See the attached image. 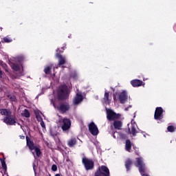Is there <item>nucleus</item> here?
<instances>
[{
  "label": "nucleus",
  "mask_w": 176,
  "mask_h": 176,
  "mask_svg": "<svg viewBox=\"0 0 176 176\" xmlns=\"http://www.w3.org/2000/svg\"><path fill=\"white\" fill-rule=\"evenodd\" d=\"M95 176H110L109 168L104 165L99 166L95 173Z\"/></svg>",
  "instance_id": "423d86ee"
},
{
  "label": "nucleus",
  "mask_w": 176,
  "mask_h": 176,
  "mask_svg": "<svg viewBox=\"0 0 176 176\" xmlns=\"http://www.w3.org/2000/svg\"><path fill=\"white\" fill-rule=\"evenodd\" d=\"M129 131H130V129H129Z\"/></svg>",
  "instance_id": "a18cd8bd"
},
{
  "label": "nucleus",
  "mask_w": 176,
  "mask_h": 176,
  "mask_svg": "<svg viewBox=\"0 0 176 176\" xmlns=\"http://www.w3.org/2000/svg\"><path fill=\"white\" fill-rule=\"evenodd\" d=\"M107 120H115L116 119H120L122 115L116 113L111 109H106Z\"/></svg>",
  "instance_id": "0eeeda50"
},
{
  "label": "nucleus",
  "mask_w": 176,
  "mask_h": 176,
  "mask_svg": "<svg viewBox=\"0 0 176 176\" xmlns=\"http://www.w3.org/2000/svg\"><path fill=\"white\" fill-rule=\"evenodd\" d=\"M69 89H68V86L63 85H60L58 90V100L59 101H65V100H68L69 97Z\"/></svg>",
  "instance_id": "f03ea898"
},
{
  "label": "nucleus",
  "mask_w": 176,
  "mask_h": 176,
  "mask_svg": "<svg viewBox=\"0 0 176 176\" xmlns=\"http://www.w3.org/2000/svg\"><path fill=\"white\" fill-rule=\"evenodd\" d=\"M12 79H19L20 78V75H16V74H12L11 75Z\"/></svg>",
  "instance_id": "473e14b6"
},
{
  "label": "nucleus",
  "mask_w": 176,
  "mask_h": 176,
  "mask_svg": "<svg viewBox=\"0 0 176 176\" xmlns=\"http://www.w3.org/2000/svg\"><path fill=\"white\" fill-rule=\"evenodd\" d=\"M103 100L105 104H111V100L109 99V92H104Z\"/></svg>",
  "instance_id": "6ab92c4d"
},
{
  "label": "nucleus",
  "mask_w": 176,
  "mask_h": 176,
  "mask_svg": "<svg viewBox=\"0 0 176 176\" xmlns=\"http://www.w3.org/2000/svg\"><path fill=\"white\" fill-rule=\"evenodd\" d=\"M56 142H58V144H60V142H61V141L60 140V138H58V141H56Z\"/></svg>",
  "instance_id": "58836bf2"
},
{
  "label": "nucleus",
  "mask_w": 176,
  "mask_h": 176,
  "mask_svg": "<svg viewBox=\"0 0 176 176\" xmlns=\"http://www.w3.org/2000/svg\"><path fill=\"white\" fill-rule=\"evenodd\" d=\"M44 72L45 75H50V72H52V66H46L44 69Z\"/></svg>",
  "instance_id": "5701e85b"
},
{
  "label": "nucleus",
  "mask_w": 176,
  "mask_h": 176,
  "mask_svg": "<svg viewBox=\"0 0 176 176\" xmlns=\"http://www.w3.org/2000/svg\"><path fill=\"white\" fill-rule=\"evenodd\" d=\"M83 101V96H82L81 94L78 93L74 98V103L75 105H78V104H80Z\"/></svg>",
  "instance_id": "2eb2a0df"
},
{
  "label": "nucleus",
  "mask_w": 176,
  "mask_h": 176,
  "mask_svg": "<svg viewBox=\"0 0 176 176\" xmlns=\"http://www.w3.org/2000/svg\"><path fill=\"white\" fill-rule=\"evenodd\" d=\"M129 96L127 95V91H123L121 92L118 96V100L120 104H124L127 101Z\"/></svg>",
  "instance_id": "9b49d317"
},
{
  "label": "nucleus",
  "mask_w": 176,
  "mask_h": 176,
  "mask_svg": "<svg viewBox=\"0 0 176 176\" xmlns=\"http://www.w3.org/2000/svg\"><path fill=\"white\" fill-rule=\"evenodd\" d=\"M51 135H52V137H54L55 135H56V134L51 133Z\"/></svg>",
  "instance_id": "a19ab883"
},
{
  "label": "nucleus",
  "mask_w": 176,
  "mask_h": 176,
  "mask_svg": "<svg viewBox=\"0 0 176 176\" xmlns=\"http://www.w3.org/2000/svg\"><path fill=\"white\" fill-rule=\"evenodd\" d=\"M52 171H56L57 170V165L53 164L52 166Z\"/></svg>",
  "instance_id": "72a5a7b5"
},
{
  "label": "nucleus",
  "mask_w": 176,
  "mask_h": 176,
  "mask_svg": "<svg viewBox=\"0 0 176 176\" xmlns=\"http://www.w3.org/2000/svg\"><path fill=\"white\" fill-rule=\"evenodd\" d=\"M142 80H138V79H134L131 80V85L133 86V87H140V86H142Z\"/></svg>",
  "instance_id": "ddd939ff"
},
{
  "label": "nucleus",
  "mask_w": 176,
  "mask_h": 176,
  "mask_svg": "<svg viewBox=\"0 0 176 176\" xmlns=\"http://www.w3.org/2000/svg\"><path fill=\"white\" fill-rule=\"evenodd\" d=\"M11 68L13 71H15V72H18V71H20V65L17 63H12L11 65Z\"/></svg>",
  "instance_id": "aec40b11"
},
{
  "label": "nucleus",
  "mask_w": 176,
  "mask_h": 176,
  "mask_svg": "<svg viewBox=\"0 0 176 176\" xmlns=\"http://www.w3.org/2000/svg\"><path fill=\"white\" fill-rule=\"evenodd\" d=\"M54 108L57 109L60 113L64 115L71 111V104L68 102H60L58 105H56V103H53Z\"/></svg>",
  "instance_id": "7ed1b4c3"
},
{
  "label": "nucleus",
  "mask_w": 176,
  "mask_h": 176,
  "mask_svg": "<svg viewBox=\"0 0 176 176\" xmlns=\"http://www.w3.org/2000/svg\"><path fill=\"white\" fill-rule=\"evenodd\" d=\"M55 176H61V175H60V173H57V174H56Z\"/></svg>",
  "instance_id": "79ce46f5"
},
{
  "label": "nucleus",
  "mask_w": 176,
  "mask_h": 176,
  "mask_svg": "<svg viewBox=\"0 0 176 176\" xmlns=\"http://www.w3.org/2000/svg\"><path fill=\"white\" fill-rule=\"evenodd\" d=\"M2 75H3V72L0 70V78H2Z\"/></svg>",
  "instance_id": "c9c22d12"
},
{
  "label": "nucleus",
  "mask_w": 176,
  "mask_h": 176,
  "mask_svg": "<svg viewBox=\"0 0 176 176\" xmlns=\"http://www.w3.org/2000/svg\"><path fill=\"white\" fill-rule=\"evenodd\" d=\"M128 108H131V105H129V106L128 107Z\"/></svg>",
  "instance_id": "c03bdc74"
},
{
  "label": "nucleus",
  "mask_w": 176,
  "mask_h": 176,
  "mask_svg": "<svg viewBox=\"0 0 176 176\" xmlns=\"http://www.w3.org/2000/svg\"><path fill=\"white\" fill-rule=\"evenodd\" d=\"M34 151L36 152V155L37 156V157H40L41 155H42V152L41 151V148H39V147H35Z\"/></svg>",
  "instance_id": "393cba45"
},
{
  "label": "nucleus",
  "mask_w": 176,
  "mask_h": 176,
  "mask_svg": "<svg viewBox=\"0 0 176 176\" xmlns=\"http://www.w3.org/2000/svg\"><path fill=\"white\" fill-rule=\"evenodd\" d=\"M113 100L115 101V100H116V96L113 95Z\"/></svg>",
  "instance_id": "ea45409f"
},
{
  "label": "nucleus",
  "mask_w": 176,
  "mask_h": 176,
  "mask_svg": "<svg viewBox=\"0 0 176 176\" xmlns=\"http://www.w3.org/2000/svg\"><path fill=\"white\" fill-rule=\"evenodd\" d=\"M0 113L3 116H5L3 119V122L7 124V126H16L17 118L12 114L10 109H0Z\"/></svg>",
  "instance_id": "f257e3e1"
},
{
  "label": "nucleus",
  "mask_w": 176,
  "mask_h": 176,
  "mask_svg": "<svg viewBox=\"0 0 176 176\" xmlns=\"http://www.w3.org/2000/svg\"><path fill=\"white\" fill-rule=\"evenodd\" d=\"M115 133H117V132H113L112 133V136L113 137V138H116V136L115 135Z\"/></svg>",
  "instance_id": "e433bc0d"
},
{
  "label": "nucleus",
  "mask_w": 176,
  "mask_h": 176,
  "mask_svg": "<svg viewBox=\"0 0 176 176\" xmlns=\"http://www.w3.org/2000/svg\"><path fill=\"white\" fill-rule=\"evenodd\" d=\"M61 49H62V51L61 50H60V48H58L56 50V57L58 58V67H62V68H65V66H64V64L67 63V60L65 59V56H63V55H61V53L64 52V47H61Z\"/></svg>",
  "instance_id": "20e7f679"
},
{
  "label": "nucleus",
  "mask_w": 176,
  "mask_h": 176,
  "mask_svg": "<svg viewBox=\"0 0 176 176\" xmlns=\"http://www.w3.org/2000/svg\"><path fill=\"white\" fill-rule=\"evenodd\" d=\"M1 166H2L4 170H7L8 166H6V162H5V160L1 159Z\"/></svg>",
  "instance_id": "c85d7f7f"
},
{
  "label": "nucleus",
  "mask_w": 176,
  "mask_h": 176,
  "mask_svg": "<svg viewBox=\"0 0 176 176\" xmlns=\"http://www.w3.org/2000/svg\"><path fill=\"white\" fill-rule=\"evenodd\" d=\"M125 111H129V107H126Z\"/></svg>",
  "instance_id": "37998d69"
},
{
  "label": "nucleus",
  "mask_w": 176,
  "mask_h": 176,
  "mask_svg": "<svg viewBox=\"0 0 176 176\" xmlns=\"http://www.w3.org/2000/svg\"><path fill=\"white\" fill-rule=\"evenodd\" d=\"M131 133L132 134V135H133V137H135V135H137V133H138V131H137V129L135 128V126L133 125L131 128Z\"/></svg>",
  "instance_id": "b1692460"
},
{
  "label": "nucleus",
  "mask_w": 176,
  "mask_h": 176,
  "mask_svg": "<svg viewBox=\"0 0 176 176\" xmlns=\"http://www.w3.org/2000/svg\"><path fill=\"white\" fill-rule=\"evenodd\" d=\"M89 131L92 135H98V128L93 122L89 124Z\"/></svg>",
  "instance_id": "9d476101"
},
{
  "label": "nucleus",
  "mask_w": 176,
  "mask_h": 176,
  "mask_svg": "<svg viewBox=\"0 0 176 176\" xmlns=\"http://www.w3.org/2000/svg\"><path fill=\"white\" fill-rule=\"evenodd\" d=\"M77 142L76 138H72L67 141V146L69 148H74Z\"/></svg>",
  "instance_id": "dca6fc26"
},
{
  "label": "nucleus",
  "mask_w": 176,
  "mask_h": 176,
  "mask_svg": "<svg viewBox=\"0 0 176 176\" xmlns=\"http://www.w3.org/2000/svg\"><path fill=\"white\" fill-rule=\"evenodd\" d=\"M21 116L24 118H30V116H31V113L28 109H25L23 113H21Z\"/></svg>",
  "instance_id": "4be33fe9"
},
{
  "label": "nucleus",
  "mask_w": 176,
  "mask_h": 176,
  "mask_svg": "<svg viewBox=\"0 0 176 176\" xmlns=\"http://www.w3.org/2000/svg\"><path fill=\"white\" fill-rule=\"evenodd\" d=\"M0 65L1 67H2L3 68H8V65L6 63H5L3 61L0 60Z\"/></svg>",
  "instance_id": "7c9ffc66"
},
{
  "label": "nucleus",
  "mask_w": 176,
  "mask_h": 176,
  "mask_svg": "<svg viewBox=\"0 0 176 176\" xmlns=\"http://www.w3.org/2000/svg\"><path fill=\"white\" fill-rule=\"evenodd\" d=\"M132 165H133V160L131 159H128L126 160L125 168H126V171H129Z\"/></svg>",
  "instance_id": "a211bd4d"
},
{
  "label": "nucleus",
  "mask_w": 176,
  "mask_h": 176,
  "mask_svg": "<svg viewBox=\"0 0 176 176\" xmlns=\"http://www.w3.org/2000/svg\"><path fill=\"white\" fill-rule=\"evenodd\" d=\"M82 163L87 171L94 168V162L91 159L84 157L82 158Z\"/></svg>",
  "instance_id": "39448f33"
},
{
  "label": "nucleus",
  "mask_w": 176,
  "mask_h": 176,
  "mask_svg": "<svg viewBox=\"0 0 176 176\" xmlns=\"http://www.w3.org/2000/svg\"><path fill=\"white\" fill-rule=\"evenodd\" d=\"M113 126L116 130H122V127H123V122L120 120H114Z\"/></svg>",
  "instance_id": "4468645a"
},
{
  "label": "nucleus",
  "mask_w": 176,
  "mask_h": 176,
  "mask_svg": "<svg viewBox=\"0 0 176 176\" xmlns=\"http://www.w3.org/2000/svg\"><path fill=\"white\" fill-rule=\"evenodd\" d=\"M1 42L2 43H10V42H13V39L9 37V36H7L3 38V41H1Z\"/></svg>",
  "instance_id": "412c9836"
},
{
  "label": "nucleus",
  "mask_w": 176,
  "mask_h": 176,
  "mask_svg": "<svg viewBox=\"0 0 176 176\" xmlns=\"http://www.w3.org/2000/svg\"><path fill=\"white\" fill-rule=\"evenodd\" d=\"M63 125L61 129L63 133H69V129H71V120L69 118H64L63 119Z\"/></svg>",
  "instance_id": "6e6552de"
},
{
  "label": "nucleus",
  "mask_w": 176,
  "mask_h": 176,
  "mask_svg": "<svg viewBox=\"0 0 176 176\" xmlns=\"http://www.w3.org/2000/svg\"><path fill=\"white\" fill-rule=\"evenodd\" d=\"M163 108L156 107L154 113V119L155 120H162V119H163Z\"/></svg>",
  "instance_id": "1a4fd4ad"
},
{
  "label": "nucleus",
  "mask_w": 176,
  "mask_h": 176,
  "mask_svg": "<svg viewBox=\"0 0 176 176\" xmlns=\"http://www.w3.org/2000/svg\"><path fill=\"white\" fill-rule=\"evenodd\" d=\"M167 130L169 133H174V131H175V128H174L173 126H168Z\"/></svg>",
  "instance_id": "bb28decb"
},
{
  "label": "nucleus",
  "mask_w": 176,
  "mask_h": 176,
  "mask_svg": "<svg viewBox=\"0 0 176 176\" xmlns=\"http://www.w3.org/2000/svg\"><path fill=\"white\" fill-rule=\"evenodd\" d=\"M36 118L38 122L43 121V118H42V116H41V115H39V114L36 113Z\"/></svg>",
  "instance_id": "c756f323"
},
{
  "label": "nucleus",
  "mask_w": 176,
  "mask_h": 176,
  "mask_svg": "<svg viewBox=\"0 0 176 176\" xmlns=\"http://www.w3.org/2000/svg\"><path fill=\"white\" fill-rule=\"evenodd\" d=\"M24 60H25L24 56H19L18 57V61H19V63H20V65H21V67H22V69H23L22 63L24 61Z\"/></svg>",
  "instance_id": "a878e982"
},
{
  "label": "nucleus",
  "mask_w": 176,
  "mask_h": 176,
  "mask_svg": "<svg viewBox=\"0 0 176 176\" xmlns=\"http://www.w3.org/2000/svg\"><path fill=\"white\" fill-rule=\"evenodd\" d=\"M40 122H41L40 124H41V127L43 129H46V126H45V122L43 121H40Z\"/></svg>",
  "instance_id": "f704fd0d"
},
{
  "label": "nucleus",
  "mask_w": 176,
  "mask_h": 176,
  "mask_svg": "<svg viewBox=\"0 0 176 176\" xmlns=\"http://www.w3.org/2000/svg\"><path fill=\"white\" fill-rule=\"evenodd\" d=\"M131 146H133V143L130 140H126L125 143V149L126 152H131Z\"/></svg>",
  "instance_id": "f3484780"
},
{
  "label": "nucleus",
  "mask_w": 176,
  "mask_h": 176,
  "mask_svg": "<svg viewBox=\"0 0 176 176\" xmlns=\"http://www.w3.org/2000/svg\"><path fill=\"white\" fill-rule=\"evenodd\" d=\"M20 138H21V140H24V139L25 138V136H23V135H21V136H20Z\"/></svg>",
  "instance_id": "4c0bfd02"
},
{
  "label": "nucleus",
  "mask_w": 176,
  "mask_h": 176,
  "mask_svg": "<svg viewBox=\"0 0 176 176\" xmlns=\"http://www.w3.org/2000/svg\"><path fill=\"white\" fill-rule=\"evenodd\" d=\"M26 144L27 146H28L30 151H34V149H35L36 147V146H35V144H34V142L31 140V139L28 136H26Z\"/></svg>",
  "instance_id": "f8f14e48"
},
{
  "label": "nucleus",
  "mask_w": 176,
  "mask_h": 176,
  "mask_svg": "<svg viewBox=\"0 0 176 176\" xmlns=\"http://www.w3.org/2000/svg\"><path fill=\"white\" fill-rule=\"evenodd\" d=\"M133 148L135 151V155H137V156H140V149L138 148V147L135 146H133Z\"/></svg>",
  "instance_id": "cd10ccee"
},
{
  "label": "nucleus",
  "mask_w": 176,
  "mask_h": 176,
  "mask_svg": "<svg viewBox=\"0 0 176 176\" xmlns=\"http://www.w3.org/2000/svg\"><path fill=\"white\" fill-rule=\"evenodd\" d=\"M8 98L11 100V101H14L15 102L16 101V96H8Z\"/></svg>",
  "instance_id": "2f4dec72"
}]
</instances>
